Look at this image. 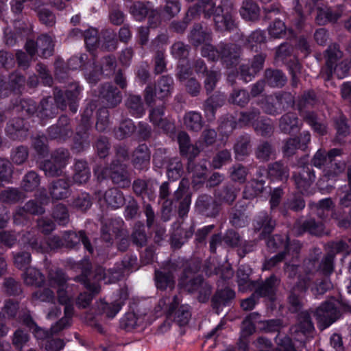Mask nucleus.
Listing matches in <instances>:
<instances>
[{"instance_id": "obj_1", "label": "nucleus", "mask_w": 351, "mask_h": 351, "mask_svg": "<svg viewBox=\"0 0 351 351\" xmlns=\"http://www.w3.org/2000/svg\"><path fill=\"white\" fill-rule=\"evenodd\" d=\"M302 245L301 241L297 239H290L287 234V274H288L289 278H296V281L298 280V278L300 276H307L310 282V275L318 272L319 258L317 255H314L305 259L302 267L304 273L301 274L300 271L301 266L299 263L300 262V252Z\"/></svg>"}, {"instance_id": "obj_2", "label": "nucleus", "mask_w": 351, "mask_h": 351, "mask_svg": "<svg viewBox=\"0 0 351 351\" xmlns=\"http://www.w3.org/2000/svg\"><path fill=\"white\" fill-rule=\"evenodd\" d=\"M178 295L173 298L167 296L159 300L154 311L156 313H163L167 319L159 326L161 332H167L171 327V322L173 321L178 326L186 325L191 317L190 307L186 304H180Z\"/></svg>"}, {"instance_id": "obj_3", "label": "nucleus", "mask_w": 351, "mask_h": 351, "mask_svg": "<svg viewBox=\"0 0 351 351\" xmlns=\"http://www.w3.org/2000/svg\"><path fill=\"white\" fill-rule=\"evenodd\" d=\"M343 149L332 148L326 152L324 149H319L311 159V163H304V165H310L318 169L326 167L328 169L326 175L329 179H333L344 171L346 163L343 160Z\"/></svg>"}, {"instance_id": "obj_4", "label": "nucleus", "mask_w": 351, "mask_h": 351, "mask_svg": "<svg viewBox=\"0 0 351 351\" xmlns=\"http://www.w3.org/2000/svg\"><path fill=\"white\" fill-rule=\"evenodd\" d=\"M302 125V122L296 113L287 112V134L291 136H293L287 138V158L294 154L295 150L300 149L304 152L308 147L311 141V134L308 132H304L298 136L295 135L300 132Z\"/></svg>"}, {"instance_id": "obj_5", "label": "nucleus", "mask_w": 351, "mask_h": 351, "mask_svg": "<svg viewBox=\"0 0 351 351\" xmlns=\"http://www.w3.org/2000/svg\"><path fill=\"white\" fill-rule=\"evenodd\" d=\"M226 2H228V0H222L221 5L216 8L213 14L215 29L219 32H230L238 27L233 14V3H230L226 7Z\"/></svg>"}, {"instance_id": "obj_6", "label": "nucleus", "mask_w": 351, "mask_h": 351, "mask_svg": "<svg viewBox=\"0 0 351 351\" xmlns=\"http://www.w3.org/2000/svg\"><path fill=\"white\" fill-rule=\"evenodd\" d=\"M178 265L176 262L167 261L154 271V282L157 289L166 291L173 290L176 286V274Z\"/></svg>"}, {"instance_id": "obj_7", "label": "nucleus", "mask_w": 351, "mask_h": 351, "mask_svg": "<svg viewBox=\"0 0 351 351\" xmlns=\"http://www.w3.org/2000/svg\"><path fill=\"white\" fill-rule=\"evenodd\" d=\"M90 269V263L86 260L85 266L82 270V274L76 276L74 279L75 281L83 284L89 291L81 293L78 295L76 301V305L80 308H87L90 305L93 298L101 291L100 285L95 282H91L90 281V278H88Z\"/></svg>"}, {"instance_id": "obj_8", "label": "nucleus", "mask_w": 351, "mask_h": 351, "mask_svg": "<svg viewBox=\"0 0 351 351\" xmlns=\"http://www.w3.org/2000/svg\"><path fill=\"white\" fill-rule=\"evenodd\" d=\"M80 93L79 84L75 82L71 83L65 92L56 87L53 90V99L58 109L64 110L68 106L70 110L75 113L77 111Z\"/></svg>"}, {"instance_id": "obj_9", "label": "nucleus", "mask_w": 351, "mask_h": 351, "mask_svg": "<svg viewBox=\"0 0 351 351\" xmlns=\"http://www.w3.org/2000/svg\"><path fill=\"white\" fill-rule=\"evenodd\" d=\"M173 80L169 75L160 77L155 86H147L144 91V99L148 106L155 104L156 97L163 99L171 95Z\"/></svg>"}, {"instance_id": "obj_10", "label": "nucleus", "mask_w": 351, "mask_h": 351, "mask_svg": "<svg viewBox=\"0 0 351 351\" xmlns=\"http://www.w3.org/2000/svg\"><path fill=\"white\" fill-rule=\"evenodd\" d=\"M287 57L291 56L292 52H299L307 57L311 53V47L307 36L298 35L293 29L287 27Z\"/></svg>"}, {"instance_id": "obj_11", "label": "nucleus", "mask_w": 351, "mask_h": 351, "mask_svg": "<svg viewBox=\"0 0 351 351\" xmlns=\"http://www.w3.org/2000/svg\"><path fill=\"white\" fill-rule=\"evenodd\" d=\"M309 286V278L307 276H300L291 289L287 298L289 306L288 310L292 313L301 312L303 304L301 301V294L305 293Z\"/></svg>"}, {"instance_id": "obj_12", "label": "nucleus", "mask_w": 351, "mask_h": 351, "mask_svg": "<svg viewBox=\"0 0 351 351\" xmlns=\"http://www.w3.org/2000/svg\"><path fill=\"white\" fill-rule=\"evenodd\" d=\"M241 45L233 43H219V58L227 68H232L239 64L242 54Z\"/></svg>"}, {"instance_id": "obj_13", "label": "nucleus", "mask_w": 351, "mask_h": 351, "mask_svg": "<svg viewBox=\"0 0 351 351\" xmlns=\"http://www.w3.org/2000/svg\"><path fill=\"white\" fill-rule=\"evenodd\" d=\"M315 316L324 328H328L335 322L341 315L340 310L333 302L326 301L316 308Z\"/></svg>"}, {"instance_id": "obj_14", "label": "nucleus", "mask_w": 351, "mask_h": 351, "mask_svg": "<svg viewBox=\"0 0 351 351\" xmlns=\"http://www.w3.org/2000/svg\"><path fill=\"white\" fill-rule=\"evenodd\" d=\"M99 97L107 108H114L122 101V93L119 88L110 82H106L99 86Z\"/></svg>"}, {"instance_id": "obj_15", "label": "nucleus", "mask_w": 351, "mask_h": 351, "mask_svg": "<svg viewBox=\"0 0 351 351\" xmlns=\"http://www.w3.org/2000/svg\"><path fill=\"white\" fill-rule=\"evenodd\" d=\"M73 129L70 119L66 115H61L56 124L49 127L47 135L50 140H66L71 136Z\"/></svg>"}, {"instance_id": "obj_16", "label": "nucleus", "mask_w": 351, "mask_h": 351, "mask_svg": "<svg viewBox=\"0 0 351 351\" xmlns=\"http://www.w3.org/2000/svg\"><path fill=\"white\" fill-rule=\"evenodd\" d=\"M195 208L198 213L208 217H216L221 210L219 204L217 199L208 194H202L198 196L195 202Z\"/></svg>"}, {"instance_id": "obj_17", "label": "nucleus", "mask_w": 351, "mask_h": 351, "mask_svg": "<svg viewBox=\"0 0 351 351\" xmlns=\"http://www.w3.org/2000/svg\"><path fill=\"white\" fill-rule=\"evenodd\" d=\"M235 291L229 287L218 288L211 298L210 303L213 310L219 314L223 307L230 305L235 298Z\"/></svg>"}, {"instance_id": "obj_18", "label": "nucleus", "mask_w": 351, "mask_h": 351, "mask_svg": "<svg viewBox=\"0 0 351 351\" xmlns=\"http://www.w3.org/2000/svg\"><path fill=\"white\" fill-rule=\"evenodd\" d=\"M124 222L119 219H110L105 220L101 228V238L103 241L110 245L113 243L112 235L121 237L123 235Z\"/></svg>"}, {"instance_id": "obj_19", "label": "nucleus", "mask_w": 351, "mask_h": 351, "mask_svg": "<svg viewBox=\"0 0 351 351\" xmlns=\"http://www.w3.org/2000/svg\"><path fill=\"white\" fill-rule=\"evenodd\" d=\"M29 130L27 122L23 118L14 117L6 124V135L12 140H23Z\"/></svg>"}, {"instance_id": "obj_20", "label": "nucleus", "mask_w": 351, "mask_h": 351, "mask_svg": "<svg viewBox=\"0 0 351 351\" xmlns=\"http://www.w3.org/2000/svg\"><path fill=\"white\" fill-rule=\"evenodd\" d=\"M293 180L296 189L300 194L308 192L310 186L315 180V173L313 169H311L310 165H303L302 169L298 173L293 176Z\"/></svg>"}, {"instance_id": "obj_21", "label": "nucleus", "mask_w": 351, "mask_h": 351, "mask_svg": "<svg viewBox=\"0 0 351 351\" xmlns=\"http://www.w3.org/2000/svg\"><path fill=\"white\" fill-rule=\"evenodd\" d=\"M343 53L339 49V46L337 44L329 45L325 51L326 58V75L327 79L329 80L332 76L333 72H335L339 69H342L343 62L338 64V61L342 57Z\"/></svg>"}, {"instance_id": "obj_22", "label": "nucleus", "mask_w": 351, "mask_h": 351, "mask_svg": "<svg viewBox=\"0 0 351 351\" xmlns=\"http://www.w3.org/2000/svg\"><path fill=\"white\" fill-rule=\"evenodd\" d=\"M279 283L280 280L275 276H271L264 281H255L253 289L255 290L254 293L260 297H268L270 300H273Z\"/></svg>"}, {"instance_id": "obj_23", "label": "nucleus", "mask_w": 351, "mask_h": 351, "mask_svg": "<svg viewBox=\"0 0 351 351\" xmlns=\"http://www.w3.org/2000/svg\"><path fill=\"white\" fill-rule=\"evenodd\" d=\"M343 12V5H341L335 8H318L315 21L319 25H325L329 23H335L341 17Z\"/></svg>"}, {"instance_id": "obj_24", "label": "nucleus", "mask_w": 351, "mask_h": 351, "mask_svg": "<svg viewBox=\"0 0 351 351\" xmlns=\"http://www.w3.org/2000/svg\"><path fill=\"white\" fill-rule=\"evenodd\" d=\"M48 190L53 200L64 199L71 194L70 181L66 178L55 180L49 184Z\"/></svg>"}, {"instance_id": "obj_25", "label": "nucleus", "mask_w": 351, "mask_h": 351, "mask_svg": "<svg viewBox=\"0 0 351 351\" xmlns=\"http://www.w3.org/2000/svg\"><path fill=\"white\" fill-rule=\"evenodd\" d=\"M110 178L114 184L121 188H128L131 183L130 173L125 165H118L115 161L110 165Z\"/></svg>"}, {"instance_id": "obj_26", "label": "nucleus", "mask_w": 351, "mask_h": 351, "mask_svg": "<svg viewBox=\"0 0 351 351\" xmlns=\"http://www.w3.org/2000/svg\"><path fill=\"white\" fill-rule=\"evenodd\" d=\"M177 140L180 154L187 158V160L195 159L199 154L200 150L197 145L191 143V138L186 132L180 131L177 135Z\"/></svg>"}, {"instance_id": "obj_27", "label": "nucleus", "mask_w": 351, "mask_h": 351, "mask_svg": "<svg viewBox=\"0 0 351 351\" xmlns=\"http://www.w3.org/2000/svg\"><path fill=\"white\" fill-rule=\"evenodd\" d=\"M151 153L145 144L139 145L132 154V164L134 169L147 170L150 162Z\"/></svg>"}, {"instance_id": "obj_28", "label": "nucleus", "mask_w": 351, "mask_h": 351, "mask_svg": "<svg viewBox=\"0 0 351 351\" xmlns=\"http://www.w3.org/2000/svg\"><path fill=\"white\" fill-rule=\"evenodd\" d=\"M63 241L64 247L68 248H73L78 245L80 241L83 243L85 248L90 252H93V247L84 231L78 232L74 231H67L63 234Z\"/></svg>"}, {"instance_id": "obj_29", "label": "nucleus", "mask_w": 351, "mask_h": 351, "mask_svg": "<svg viewBox=\"0 0 351 351\" xmlns=\"http://www.w3.org/2000/svg\"><path fill=\"white\" fill-rule=\"evenodd\" d=\"M225 104V98L222 94L214 93L205 99L202 104V110L208 120L215 118L216 111Z\"/></svg>"}, {"instance_id": "obj_30", "label": "nucleus", "mask_w": 351, "mask_h": 351, "mask_svg": "<svg viewBox=\"0 0 351 351\" xmlns=\"http://www.w3.org/2000/svg\"><path fill=\"white\" fill-rule=\"evenodd\" d=\"M291 331L295 333H301L304 335L311 334L315 330L310 313L303 311L297 314L296 323L291 328Z\"/></svg>"}, {"instance_id": "obj_31", "label": "nucleus", "mask_w": 351, "mask_h": 351, "mask_svg": "<svg viewBox=\"0 0 351 351\" xmlns=\"http://www.w3.org/2000/svg\"><path fill=\"white\" fill-rule=\"evenodd\" d=\"M239 189L234 185L227 184L215 193V198L220 206L221 204L232 206L237 199Z\"/></svg>"}, {"instance_id": "obj_32", "label": "nucleus", "mask_w": 351, "mask_h": 351, "mask_svg": "<svg viewBox=\"0 0 351 351\" xmlns=\"http://www.w3.org/2000/svg\"><path fill=\"white\" fill-rule=\"evenodd\" d=\"M38 116L42 120L55 117L58 113V108L51 97L43 98L38 106Z\"/></svg>"}, {"instance_id": "obj_33", "label": "nucleus", "mask_w": 351, "mask_h": 351, "mask_svg": "<svg viewBox=\"0 0 351 351\" xmlns=\"http://www.w3.org/2000/svg\"><path fill=\"white\" fill-rule=\"evenodd\" d=\"M261 10L253 0H244L239 9L241 18L247 21H256L260 18Z\"/></svg>"}, {"instance_id": "obj_34", "label": "nucleus", "mask_w": 351, "mask_h": 351, "mask_svg": "<svg viewBox=\"0 0 351 351\" xmlns=\"http://www.w3.org/2000/svg\"><path fill=\"white\" fill-rule=\"evenodd\" d=\"M297 235L300 236L305 232L313 235H320L323 231V224L315 219H308L299 224L298 222L294 227Z\"/></svg>"}, {"instance_id": "obj_35", "label": "nucleus", "mask_w": 351, "mask_h": 351, "mask_svg": "<svg viewBox=\"0 0 351 351\" xmlns=\"http://www.w3.org/2000/svg\"><path fill=\"white\" fill-rule=\"evenodd\" d=\"M183 123L188 130L199 132L203 128L204 121L200 112L191 110L184 114Z\"/></svg>"}, {"instance_id": "obj_36", "label": "nucleus", "mask_w": 351, "mask_h": 351, "mask_svg": "<svg viewBox=\"0 0 351 351\" xmlns=\"http://www.w3.org/2000/svg\"><path fill=\"white\" fill-rule=\"evenodd\" d=\"M211 39V33L204 29L200 23H195L190 31L189 40L194 47H198Z\"/></svg>"}, {"instance_id": "obj_37", "label": "nucleus", "mask_w": 351, "mask_h": 351, "mask_svg": "<svg viewBox=\"0 0 351 351\" xmlns=\"http://www.w3.org/2000/svg\"><path fill=\"white\" fill-rule=\"evenodd\" d=\"M263 79L271 88H280L285 84V75L282 70L273 68L265 69Z\"/></svg>"}, {"instance_id": "obj_38", "label": "nucleus", "mask_w": 351, "mask_h": 351, "mask_svg": "<svg viewBox=\"0 0 351 351\" xmlns=\"http://www.w3.org/2000/svg\"><path fill=\"white\" fill-rule=\"evenodd\" d=\"M90 177V169L86 160H76L74 165V173L73 182L77 184H84L88 182Z\"/></svg>"}, {"instance_id": "obj_39", "label": "nucleus", "mask_w": 351, "mask_h": 351, "mask_svg": "<svg viewBox=\"0 0 351 351\" xmlns=\"http://www.w3.org/2000/svg\"><path fill=\"white\" fill-rule=\"evenodd\" d=\"M125 106L129 113L134 117L139 118L145 114V109L140 95L130 94L125 101Z\"/></svg>"}, {"instance_id": "obj_40", "label": "nucleus", "mask_w": 351, "mask_h": 351, "mask_svg": "<svg viewBox=\"0 0 351 351\" xmlns=\"http://www.w3.org/2000/svg\"><path fill=\"white\" fill-rule=\"evenodd\" d=\"M26 199V195L19 188L8 187L0 192V201L8 204H15Z\"/></svg>"}, {"instance_id": "obj_41", "label": "nucleus", "mask_w": 351, "mask_h": 351, "mask_svg": "<svg viewBox=\"0 0 351 351\" xmlns=\"http://www.w3.org/2000/svg\"><path fill=\"white\" fill-rule=\"evenodd\" d=\"M194 230L193 226L188 229L176 228L171 237L172 246L176 249L180 248L193 236Z\"/></svg>"}, {"instance_id": "obj_42", "label": "nucleus", "mask_w": 351, "mask_h": 351, "mask_svg": "<svg viewBox=\"0 0 351 351\" xmlns=\"http://www.w3.org/2000/svg\"><path fill=\"white\" fill-rule=\"evenodd\" d=\"M166 173L169 180H179L184 173L181 160L178 157L169 158L166 163Z\"/></svg>"}, {"instance_id": "obj_43", "label": "nucleus", "mask_w": 351, "mask_h": 351, "mask_svg": "<svg viewBox=\"0 0 351 351\" xmlns=\"http://www.w3.org/2000/svg\"><path fill=\"white\" fill-rule=\"evenodd\" d=\"M203 281L204 278L200 275H183L179 284L185 291L193 293L197 291Z\"/></svg>"}, {"instance_id": "obj_44", "label": "nucleus", "mask_w": 351, "mask_h": 351, "mask_svg": "<svg viewBox=\"0 0 351 351\" xmlns=\"http://www.w3.org/2000/svg\"><path fill=\"white\" fill-rule=\"evenodd\" d=\"M104 196L108 206L114 209L121 207L125 203L123 193L117 188L108 189Z\"/></svg>"}, {"instance_id": "obj_45", "label": "nucleus", "mask_w": 351, "mask_h": 351, "mask_svg": "<svg viewBox=\"0 0 351 351\" xmlns=\"http://www.w3.org/2000/svg\"><path fill=\"white\" fill-rule=\"evenodd\" d=\"M251 270L243 266L240 267L237 271V283L241 291L253 290L255 281L251 280L250 276Z\"/></svg>"}, {"instance_id": "obj_46", "label": "nucleus", "mask_w": 351, "mask_h": 351, "mask_svg": "<svg viewBox=\"0 0 351 351\" xmlns=\"http://www.w3.org/2000/svg\"><path fill=\"white\" fill-rule=\"evenodd\" d=\"M275 225V221L267 214L263 213L254 221V228L256 232L262 229L261 234L266 236L272 232Z\"/></svg>"}, {"instance_id": "obj_47", "label": "nucleus", "mask_w": 351, "mask_h": 351, "mask_svg": "<svg viewBox=\"0 0 351 351\" xmlns=\"http://www.w3.org/2000/svg\"><path fill=\"white\" fill-rule=\"evenodd\" d=\"M186 170L188 173L193 174V186L202 183V181L196 182L195 178L204 179L206 176L207 167L204 164L195 163V159L188 160Z\"/></svg>"}, {"instance_id": "obj_48", "label": "nucleus", "mask_w": 351, "mask_h": 351, "mask_svg": "<svg viewBox=\"0 0 351 351\" xmlns=\"http://www.w3.org/2000/svg\"><path fill=\"white\" fill-rule=\"evenodd\" d=\"M24 283L28 286L41 287L45 282V277L39 270L29 267L23 274Z\"/></svg>"}, {"instance_id": "obj_49", "label": "nucleus", "mask_w": 351, "mask_h": 351, "mask_svg": "<svg viewBox=\"0 0 351 351\" xmlns=\"http://www.w3.org/2000/svg\"><path fill=\"white\" fill-rule=\"evenodd\" d=\"M275 149L271 143L267 141H263L255 149V156L257 159L267 162L274 155Z\"/></svg>"}, {"instance_id": "obj_50", "label": "nucleus", "mask_w": 351, "mask_h": 351, "mask_svg": "<svg viewBox=\"0 0 351 351\" xmlns=\"http://www.w3.org/2000/svg\"><path fill=\"white\" fill-rule=\"evenodd\" d=\"M38 47L40 51V56L47 58L53 54L54 43L51 36L43 34L38 38Z\"/></svg>"}, {"instance_id": "obj_51", "label": "nucleus", "mask_w": 351, "mask_h": 351, "mask_svg": "<svg viewBox=\"0 0 351 351\" xmlns=\"http://www.w3.org/2000/svg\"><path fill=\"white\" fill-rule=\"evenodd\" d=\"M131 238L133 243L138 247H141L145 245L147 241V237L143 223L138 221L134 223Z\"/></svg>"}, {"instance_id": "obj_52", "label": "nucleus", "mask_w": 351, "mask_h": 351, "mask_svg": "<svg viewBox=\"0 0 351 351\" xmlns=\"http://www.w3.org/2000/svg\"><path fill=\"white\" fill-rule=\"evenodd\" d=\"M64 316L51 326L52 332L58 333L62 330L70 325V321L73 314V306L71 302L64 304Z\"/></svg>"}, {"instance_id": "obj_53", "label": "nucleus", "mask_w": 351, "mask_h": 351, "mask_svg": "<svg viewBox=\"0 0 351 351\" xmlns=\"http://www.w3.org/2000/svg\"><path fill=\"white\" fill-rule=\"evenodd\" d=\"M22 243L25 247H30L37 252H43L44 247L37 234L32 232H26L21 237Z\"/></svg>"}, {"instance_id": "obj_54", "label": "nucleus", "mask_w": 351, "mask_h": 351, "mask_svg": "<svg viewBox=\"0 0 351 351\" xmlns=\"http://www.w3.org/2000/svg\"><path fill=\"white\" fill-rule=\"evenodd\" d=\"M122 306V301H114L112 303L100 302L97 305V308L99 312L105 315L106 317L113 318L121 310Z\"/></svg>"}, {"instance_id": "obj_55", "label": "nucleus", "mask_w": 351, "mask_h": 351, "mask_svg": "<svg viewBox=\"0 0 351 351\" xmlns=\"http://www.w3.org/2000/svg\"><path fill=\"white\" fill-rule=\"evenodd\" d=\"M39 168L49 178L60 177L63 173V169L51 159L41 162Z\"/></svg>"}, {"instance_id": "obj_56", "label": "nucleus", "mask_w": 351, "mask_h": 351, "mask_svg": "<svg viewBox=\"0 0 351 351\" xmlns=\"http://www.w3.org/2000/svg\"><path fill=\"white\" fill-rule=\"evenodd\" d=\"M250 99V95L246 90L234 89L230 94L228 101L232 104L245 107L249 103Z\"/></svg>"}, {"instance_id": "obj_57", "label": "nucleus", "mask_w": 351, "mask_h": 351, "mask_svg": "<svg viewBox=\"0 0 351 351\" xmlns=\"http://www.w3.org/2000/svg\"><path fill=\"white\" fill-rule=\"evenodd\" d=\"M335 258L333 253L324 255L322 261H318V272L324 276H330L334 271Z\"/></svg>"}, {"instance_id": "obj_58", "label": "nucleus", "mask_w": 351, "mask_h": 351, "mask_svg": "<svg viewBox=\"0 0 351 351\" xmlns=\"http://www.w3.org/2000/svg\"><path fill=\"white\" fill-rule=\"evenodd\" d=\"M69 278L62 270L59 269H51L48 274V281L49 285L53 287H61L66 285Z\"/></svg>"}, {"instance_id": "obj_59", "label": "nucleus", "mask_w": 351, "mask_h": 351, "mask_svg": "<svg viewBox=\"0 0 351 351\" xmlns=\"http://www.w3.org/2000/svg\"><path fill=\"white\" fill-rule=\"evenodd\" d=\"M248 169L242 164L234 165L230 169V178L234 182L243 184L247 180Z\"/></svg>"}, {"instance_id": "obj_60", "label": "nucleus", "mask_w": 351, "mask_h": 351, "mask_svg": "<svg viewBox=\"0 0 351 351\" xmlns=\"http://www.w3.org/2000/svg\"><path fill=\"white\" fill-rule=\"evenodd\" d=\"M47 138L44 134H36L31 137L32 146L36 152L42 156H46L49 153Z\"/></svg>"}, {"instance_id": "obj_61", "label": "nucleus", "mask_w": 351, "mask_h": 351, "mask_svg": "<svg viewBox=\"0 0 351 351\" xmlns=\"http://www.w3.org/2000/svg\"><path fill=\"white\" fill-rule=\"evenodd\" d=\"M251 137L249 134H243L238 137L234 146V152L240 156L249 155L251 150Z\"/></svg>"}, {"instance_id": "obj_62", "label": "nucleus", "mask_w": 351, "mask_h": 351, "mask_svg": "<svg viewBox=\"0 0 351 351\" xmlns=\"http://www.w3.org/2000/svg\"><path fill=\"white\" fill-rule=\"evenodd\" d=\"M136 126L133 121L130 119L123 120L118 129L115 131L117 138L119 140L125 139L130 136L135 131Z\"/></svg>"}, {"instance_id": "obj_63", "label": "nucleus", "mask_w": 351, "mask_h": 351, "mask_svg": "<svg viewBox=\"0 0 351 351\" xmlns=\"http://www.w3.org/2000/svg\"><path fill=\"white\" fill-rule=\"evenodd\" d=\"M52 217L60 225H66L69 222V213L66 205L60 203L52 210Z\"/></svg>"}, {"instance_id": "obj_64", "label": "nucleus", "mask_w": 351, "mask_h": 351, "mask_svg": "<svg viewBox=\"0 0 351 351\" xmlns=\"http://www.w3.org/2000/svg\"><path fill=\"white\" fill-rule=\"evenodd\" d=\"M192 193L190 191V184L187 178H182L180 182L178 189L173 193V200L180 201L191 199Z\"/></svg>"}]
</instances>
